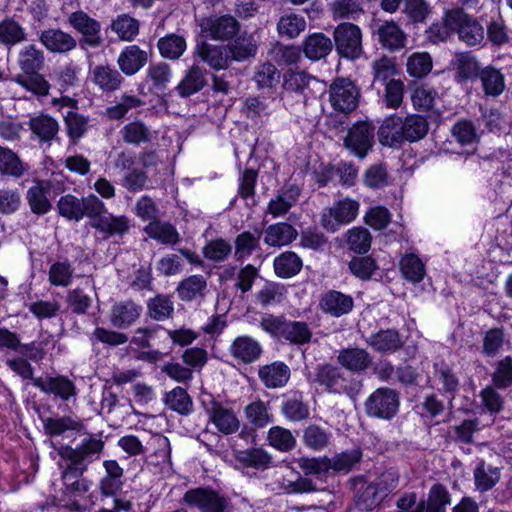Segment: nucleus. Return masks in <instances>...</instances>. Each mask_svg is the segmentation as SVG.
I'll return each mask as SVG.
<instances>
[{"label": "nucleus", "mask_w": 512, "mask_h": 512, "mask_svg": "<svg viewBox=\"0 0 512 512\" xmlns=\"http://www.w3.org/2000/svg\"><path fill=\"white\" fill-rule=\"evenodd\" d=\"M360 92L348 78H336L329 88V101L335 111L350 113L358 106Z\"/></svg>", "instance_id": "14"}, {"label": "nucleus", "mask_w": 512, "mask_h": 512, "mask_svg": "<svg viewBox=\"0 0 512 512\" xmlns=\"http://www.w3.org/2000/svg\"><path fill=\"white\" fill-rule=\"evenodd\" d=\"M359 203L356 200L345 198L324 208L321 213V226L328 232H336L341 226L349 224L358 215Z\"/></svg>", "instance_id": "11"}, {"label": "nucleus", "mask_w": 512, "mask_h": 512, "mask_svg": "<svg viewBox=\"0 0 512 512\" xmlns=\"http://www.w3.org/2000/svg\"><path fill=\"white\" fill-rule=\"evenodd\" d=\"M291 371L287 364L276 361L259 367L258 377L266 388L284 387L290 379Z\"/></svg>", "instance_id": "31"}, {"label": "nucleus", "mask_w": 512, "mask_h": 512, "mask_svg": "<svg viewBox=\"0 0 512 512\" xmlns=\"http://www.w3.org/2000/svg\"><path fill=\"white\" fill-rule=\"evenodd\" d=\"M348 268L353 276L362 281L372 279L379 270L375 259L364 255L352 257L348 263Z\"/></svg>", "instance_id": "60"}, {"label": "nucleus", "mask_w": 512, "mask_h": 512, "mask_svg": "<svg viewBox=\"0 0 512 512\" xmlns=\"http://www.w3.org/2000/svg\"><path fill=\"white\" fill-rule=\"evenodd\" d=\"M213 405V407H210L209 420L215 425L217 430L224 435L237 432L240 428V421L235 412L230 408L223 407L222 404Z\"/></svg>", "instance_id": "37"}, {"label": "nucleus", "mask_w": 512, "mask_h": 512, "mask_svg": "<svg viewBox=\"0 0 512 512\" xmlns=\"http://www.w3.org/2000/svg\"><path fill=\"white\" fill-rule=\"evenodd\" d=\"M435 376L441 385V391L448 396L449 408L453 407V401L460 389V380L456 372L447 364L435 365Z\"/></svg>", "instance_id": "40"}, {"label": "nucleus", "mask_w": 512, "mask_h": 512, "mask_svg": "<svg viewBox=\"0 0 512 512\" xmlns=\"http://www.w3.org/2000/svg\"><path fill=\"white\" fill-rule=\"evenodd\" d=\"M91 227L103 234L102 239L107 240L113 236L122 237L130 229V220L125 215L115 216L108 213L105 204L103 209L93 216L90 222Z\"/></svg>", "instance_id": "17"}, {"label": "nucleus", "mask_w": 512, "mask_h": 512, "mask_svg": "<svg viewBox=\"0 0 512 512\" xmlns=\"http://www.w3.org/2000/svg\"><path fill=\"white\" fill-rule=\"evenodd\" d=\"M450 20L455 24V33L458 35V39L466 46L483 47L486 45L483 17L476 18L467 14L463 8H455V13Z\"/></svg>", "instance_id": "9"}, {"label": "nucleus", "mask_w": 512, "mask_h": 512, "mask_svg": "<svg viewBox=\"0 0 512 512\" xmlns=\"http://www.w3.org/2000/svg\"><path fill=\"white\" fill-rule=\"evenodd\" d=\"M164 404L172 411L187 416L193 412V401L187 390L177 386L165 393Z\"/></svg>", "instance_id": "50"}, {"label": "nucleus", "mask_w": 512, "mask_h": 512, "mask_svg": "<svg viewBox=\"0 0 512 512\" xmlns=\"http://www.w3.org/2000/svg\"><path fill=\"white\" fill-rule=\"evenodd\" d=\"M319 308L326 315L340 318L352 312L354 309V299L350 294L330 289L321 294Z\"/></svg>", "instance_id": "18"}, {"label": "nucleus", "mask_w": 512, "mask_h": 512, "mask_svg": "<svg viewBox=\"0 0 512 512\" xmlns=\"http://www.w3.org/2000/svg\"><path fill=\"white\" fill-rule=\"evenodd\" d=\"M332 41L340 58L354 61L364 53L362 32L356 24L350 22L338 24L333 31Z\"/></svg>", "instance_id": "8"}, {"label": "nucleus", "mask_w": 512, "mask_h": 512, "mask_svg": "<svg viewBox=\"0 0 512 512\" xmlns=\"http://www.w3.org/2000/svg\"><path fill=\"white\" fill-rule=\"evenodd\" d=\"M33 385L45 394L54 395L62 401H69L71 398H75L77 394L74 382L63 375L46 378L38 377L33 379Z\"/></svg>", "instance_id": "20"}, {"label": "nucleus", "mask_w": 512, "mask_h": 512, "mask_svg": "<svg viewBox=\"0 0 512 512\" xmlns=\"http://www.w3.org/2000/svg\"><path fill=\"white\" fill-rule=\"evenodd\" d=\"M273 267L278 277L287 279L301 271L303 261L295 252L285 251L275 257Z\"/></svg>", "instance_id": "47"}, {"label": "nucleus", "mask_w": 512, "mask_h": 512, "mask_svg": "<svg viewBox=\"0 0 512 512\" xmlns=\"http://www.w3.org/2000/svg\"><path fill=\"white\" fill-rule=\"evenodd\" d=\"M125 143L139 146L151 141L150 129L141 121H133L126 124L120 131Z\"/></svg>", "instance_id": "61"}, {"label": "nucleus", "mask_w": 512, "mask_h": 512, "mask_svg": "<svg viewBox=\"0 0 512 512\" xmlns=\"http://www.w3.org/2000/svg\"><path fill=\"white\" fill-rule=\"evenodd\" d=\"M281 414L291 422H301L309 418L310 409L303 392L295 390L283 395Z\"/></svg>", "instance_id": "23"}, {"label": "nucleus", "mask_w": 512, "mask_h": 512, "mask_svg": "<svg viewBox=\"0 0 512 512\" xmlns=\"http://www.w3.org/2000/svg\"><path fill=\"white\" fill-rule=\"evenodd\" d=\"M231 61L242 62L256 55L257 43L253 35L243 33L227 45Z\"/></svg>", "instance_id": "52"}, {"label": "nucleus", "mask_w": 512, "mask_h": 512, "mask_svg": "<svg viewBox=\"0 0 512 512\" xmlns=\"http://www.w3.org/2000/svg\"><path fill=\"white\" fill-rule=\"evenodd\" d=\"M172 78V71L169 64L158 62L150 64L146 72V81L152 83V90L157 93H164Z\"/></svg>", "instance_id": "57"}, {"label": "nucleus", "mask_w": 512, "mask_h": 512, "mask_svg": "<svg viewBox=\"0 0 512 512\" xmlns=\"http://www.w3.org/2000/svg\"><path fill=\"white\" fill-rule=\"evenodd\" d=\"M305 29V18L296 13L283 14L277 22V32L283 38H297Z\"/></svg>", "instance_id": "56"}, {"label": "nucleus", "mask_w": 512, "mask_h": 512, "mask_svg": "<svg viewBox=\"0 0 512 512\" xmlns=\"http://www.w3.org/2000/svg\"><path fill=\"white\" fill-rule=\"evenodd\" d=\"M492 384L500 390L512 387V356L507 355L494 364L491 374Z\"/></svg>", "instance_id": "63"}, {"label": "nucleus", "mask_w": 512, "mask_h": 512, "mask_svg": "<svg viewBox=\"0 0 512 512\" xmlns=\"http://www.w3.org/2000/svg\"><path fill=\"white\" fill-rule=\"evenodd\" d=\"M110 29L122 41H133L139 34L140 23L128 14H120L112 20Z\"/></svg>", "instance_id": "58"}, {"label": "nucleus", "mask_w": 512, "mask_h": 512, "mask_svg": "<svg viewBox=\"0 0 512 512\" xmlns=\"http://www.w3.org/2000/svg\"><path fill=\"white\" fill-rule=\"evenodd\" d=\"M142 307L132 300L116 302L110 312V323L117 329H126L140 317Z\"/></svg>", "instance_id": "24"}, {"label": "nucleus", "mask_w": 512, "mask_h": 512, "mask_svg": "<svg viewBox=\"0 0 512 512\" xmlns=\"http://www.w3.org/2000/svg\"><path fill=\"white\" fill-rule=\"evenodd\" d=\"M149 316L156 321L170 319L174 313V303L169 295L159 294L147 304Z\"/></svg>", "instance_id": "64"}, {"label": "nucleus", "mask_w": 512, "mask_h": 512, "mask_svg": "<svg viewBox=\"0 0 512 512\" xmlns=\"http://www.w3.org/2000/svg\"><path fill=\"white\" fill-rule=\"evenodd\" d=\"M478 78L481 81L486 96L498 97L505 90L504 75L499 69L493 66L482 68Z\"/></svg>", "instance_id": "49"}, {"label": "nucleus", "mask_w": 512, "mask_h": 512, "mask_svg": "<svg viewBox=\"0 0 512 512\" xmlns=\"http://www.w3.org/2000/svg\"><path fill=\"white\" fill-rule=\"evenodd\" d=\"M229 351L235 359L244 364H251L257 361L263 353L260 343L250 336H238L235 338Z\"/></svg>", "instance_id": "33"}, {"label": "nucleus", "mask_w": 512, "mask_h": 512, "mask_svg": "<svg viewBox=\"0 0 512 512\" xmlns=\"http://www.w3.org/2000/svg\"><path fill=\"white\" fill-rule=\"evenodd\" d=\"M92 81L103 92H114L124 82L121 73L111 65H96L92 70Z\"/></svg>", "instance_id": "36"}, {"label": "nucleus", "mask_w": 512, "mask_h": 512, "mask_svg": "<svg viewBox=\"0 0 512 512\" xmlns=\"http://www.w3.org/2000/svg\"><path fill=\"white\" fill-rule=\"evenodd\" d=\"M144 232L152 239L165 245H176L180 242V234L169 222L153 220L144 227Z\"/></svg>", "instance_id": "43"}, {"label": "nucleus", "mask_w": 512, "mask_h": 512, "mask_svg": "<svg viewBox=\"0 0 512 512\" xmlns=\"http://www.w3.org/2000/svg\"><path fill=\"white\" fill-rule=\"evenodd\" d=\"M455 13V8L444 11L441 21L432 23L425 30V38L432 44H439L447 41L455 33V24L451 23L450 17Z\"/></svg>", "instance_id": "41"}, {"label": "nucleus", "mask_w": 512, "mask_h": 512, "mask_svg": "<svg viewBox=\"0 0 512 512\" xmlns=\"http://www.w3.org/2000/svg\"><path fill=\"white\" fill-rule=\"evenodd\" d=\"M371 74L373 81L371 87L376 89L380 95L381 86L398 80V69L394 58L383 55L371 63Z\"/></svg>", "instance_id": "32"}, {"label": "nucleus", "mask_w": 512, "mask_h": 512, "mask_svg": "<svg viewBox=\"0 0 512 512\" xmlns=\"http://www.w3.org/2000/svg\"><path fill=\"white\" fill-rule=\"evenodd\" d=\"M201 33L206 38L215 41H230L240 31V23L231 15L210 16L200 20Z\"/></svg>", "instance_id": "15"}, {"label": "nucleus", "mask_w": 512, "mask_h": 512, "mask_svg": "<svg viewBox=\"0 0 512 512\" xmlns=\"http://www.w3.org/2000/svg\"><path fill=\"white\" fill-rule=\"evenodd\" d=\"M55 185L49 180H36L26 192V200L33 214L43 216L52 209V197Z\"/></svg>", "instance_id": "19"}, {"label": "nucleus", "mask_w": 512, "mask_h": 512, "mask_svg": "<svg viewBox=\"0 0 512 512\" xmlns=\"http://www.w3.org/2000/svg\"><path fill=\"white\" fill-rule=\"evenodd\" d=\"M454 66L456 70V80L459 83L478 78L482 70L478 60L471 52L456 54Z\"/></svg>", "instance_id": "46"}, {"label": "nucleus", "mask_w": 512, "mask_h": 512, "mask_svg": "<svg viewBox=\"0 0 512 512\" xmlns=\"http://www.w3.org/2000/svg\"><path fill=\"white\" fill-rule=\"evenodd\" d=\"M296 229L286 222L268 226L265 230L264 242L269 246H284L296 239Z\"/></svg>", "instance_id": "45"}, {"label": "nucleus", "mask_w": 512, "mask_h": 512, "mask_svg": "<svg viewBox=\"0 0 512 512\" xmlns=\"http://www.w3.org/2000/svg\"><path fill=\"white\" fill-rule=\"evenodd\" d=\"M148 62V53L138 45L126 46L118 56L117 64L126 76H133Z\"/></svg>", "instance_id": "29"}, {"label": "nucleus", "mask_w": 512, "mask_h": 512, "mask_svg": "<svg viewBox=\"0 0 512 512\" xmlns=\"http://www.w3.org/2000/svg\"><path fill=\"white\" fill-rule=\"evenodd\" d=\"M451 503V495L441 483H435L429 489L427 499H421L412 512H446Z\"/></svg>", "instance_id": "26"}, {"label": "nucleus", "mask_w": 512, "mask_h": 512, "mask_svg": "<svg viewBox=\"0 0 512 512\" xmlns=\"http://www.w3.org/2000/svg\"><path fill=\"white\" fill-rule=\"evenodd\" d=\"M40 43L51 53L67 54L77 47V40L60 28H48L39 34Z\"/></svg>", "instance_id": "22"}, {"label": "nucleus", "mask_w": 512, "mask_h": 512, "mask_svg": "<svg viewBox=\"0 0 512 512\" xmlns=\"http://www.w3.org/2000/svg\"><path fill=\"white\" fill-rule=\"evenodd\" d=\"M183 502L199 512H230L232 508L229 497L209 486L187 490Z\"/></svg>", "instance_id": "6"}, {"label": "nucleus", "mask_w": 512, "mask_h": 512, "mask_svg": "<svg viewBox=\"0 0 512 512\" xmlns=\"http://www.w3.org/2000/svg\"><path fill=\"white\" fill-rule=\"evenodd\" d=\"M475 488L479 492L491 490L500 480V469L480 460L473 472Z\"/></svg>", "instance_id": "48"}, {"label": "nucleus", "mask_w": 512, "mask_h": 512, "mask_svg": "<svg viewBox=\"0 0 512 512\" xmlns=\"http://www.w3.org/2000/svg\"><path fill=\"white\" fill-rule=\"evenodd\" d=\"M337 362L353 373H362L372 365V356L366 349L348 347L339 351Z\"/></svg>", "instance_id": "25"}, {"label": "nucleus", "mask_w": 512, "mask_h": 512, "mask_svg": "<svg viewBox=\"0 0 512 512\" xmlns=\"http://www.w3.org/2000/svg\"><path fill=\"white\" fill-rule=\"evenodd\" d=\"M105 476L99 481L100 494L104 497L115 496L123 487L124 470L116 460L103 462Z\"/></svg>", "instance_id": "34"}, {"label": "nucleus", "mask_w": 512, "mask_h": 512, "mask_svg": "<svg viewBox=\"0 0 512 512\" xmlns=\"http://www.w3.org/2000/svg\"><path fill=\"white\" fill-rule=\"evenodd\" d=\"M44 52L34 44L24 47L19 53V66L22 71L13 80L28 91L39 96H46L49 93L50 84L40 74L44 66Z\"/></svg>", "instance_id": "3"}, {"label": "nucleus", "mask_w": 512, "mask_h": 512, "mask_svg": "<svg viewBox=\"0 0 512 512\" xmlns=\"http://www.w3.org/2000/svg\"><path fill=\"white\" fill-rule=\"evenodd\" d=\"M348 249L356 254L365 255L371 247L372 236L364 227H353L346 234Z\"/></svg>", "instance_id": "59"}, {"label": "nucleus", "mask_w": 512, "mask_h": 512, "mask_svg": "<svg viewBox=\"0 0 512 512\" xmlns=\"http://www.w3.org/2000/svg\"><path fill=\"white\" fill-rule=\"evenodd\" d=\"M207 281L202 275H192L183 279L177 286L178 297L184 302L204 298Z\"/></svg>", "instance_id": "44"}, {"label": "nucleus", "mask_w": 512, "mask_h": 512, "mask_svg": "<svg viewBox=\"0 0 512 512\" xmlns=\"http://www.w3.org/2000/svg\"><path fill=\"white\" fill-rule=\"evenodd\" d=\"M328 7L334 20H357L364 14L359 0H333Z\"/></svg>", "instance_id": "54"}, {"label": "nucleus", "mask_w": 512, "mask_h": 512, "mask_svg": "<svg viewBox=\"0 0 512 512\" xmlns=\"http://www.w3.org/2000/svg\"><path fill=\"white\" fill-rule=\"evenodd\" d=\"M371 31L380 46L390 53L398 52L406 46L407 35L393 20L375 19L371 24Z\"/></svg>", "instance_id": "13"}, {"label": "nucleus", "mask_w": 512, "mask_h": 512, "mask_svg": "<svg viewBox=\"0 0 512 512\" xmlns=\"http://www.w3.org/2000/svg\"><path fill=\"white\" fill-rule=\"evenodd\" d=\"M400 474L395 468H389L373 480L364 475L349 479L355 507L361 512H371L378 508L398 487Z\"/></svg>", "instance_id": "1"}, {"label": "nucleus", "mask_w": 512, "mask_h": 512, "mask_svg": "<svg viewBox=\"0 0 512 512\" xmlns=\"http://www.w3.org/2000/svg\"><path fill=\"white\" fill-rule=\"evenodd\" d=\"M27 39L25 29L14 20L7 17L0 22V42L11 46Z\"/></svg>", "instance_id": "62"}, {"label": "nucleus", "mask_w": 512, "mask_h": 512, "mask_svg": "<svg viewBox=\"0 0 512 512\" xmlns=\"http://www.w3.org/2000/svg\"><path fill=\"white\" fill-rule=\"evenodd\" d=\"M68 24L81 34L79 45L82 49L98 48L103 45L101 24L82 10L75 11L68 16Z\"/></svg>", "instance_id": "12"}, {"label": "nucleus", "mask_w": 512, "mask_h": 512, "mask_svg": "<svg viewBox=\"0 0 512 512\" xmlns=\"http://www.w3.org/2000/svg\"><path fill=\"white\" fill-rule=\"evenodd\" d=\"M366 343L374 351L383 354H393L404 345V341L396 329H386L372 333L366 339Z\"/></svg>", "instance_id": "27"}, {"label": "nucleus", "mask_w": 512, "mask_h": 512, "mask_svg": "<svg viewBox=\"0 0 512 512\" xmlns=\"http://www.w3.org/2000/svg\"><path fill=\"white\" fill-rule=\"evenodd\" d=\"M104 446L105 443L99 436L90 435L82 439L76 447L61 445L58 448V455L65 462L61 474L63 489L68 488V484L73 483L77 477H82L88 466L100 459Z\"/></svg>", "instance_id": "2"}, {"label": "nucleus", "mask_w": 512, "mask_h": 512, "mask_svg": "<svg viewBox=\"0 0 512 512\" xmlns=\"http://www.w3.org/2000/svg\"><path fill=\"white\" fill-rule=\"evenodd\" d=\"M195 53L216 71L226 70L232 63L227 45H214L203 40L197 43Z\"/></svg>", "instance_id": "21"}, {"label": "nucleus", "mask_w": 512, "mask_h": 512, "mask_svg": "<svg viewBox=\"0 0 512 512\" xmlns=\"http://www.w3.org/2000/svg\"><path fill=\"white\" fill-rule=\"evenodd\" d=\"M57 208L60 216L70 221L79 222L84 217L91 220L93 216H97L98 212L103 209V201L94 194L82 198L67 194L58 200Z\"/></svg>", "instance_id": "7"}, {"label": "nucleus", "mask_w": 512, "mask_h": 512, "mask_svg": "<svg viewBox=\"0 0 512 512\" xmlns=\"http://www.w3.org/2000/svg\"><path fill=\"white\" fill-rule=\"evenodd\" d=\"M362 182L365 187L380 190L390 184L388 166L385 162H377L368 166L363 175Z\"/></svg>", "instance_id": "53"}, {"label": "nucleus", "mask_w": 512, "mask_h": 512, "mask_svg": "<svg viewBox=\"0 0 512 512\" xmlns=\"http://www.w3.org/2000/svg\"><path fill=\"white\" fill-rule=\"evenodd\" d=\"M45 433L51 438L62 437L74 440L77 435H86L88 433L84 422L76 415L47 417L42 419Z\"/></svg>", "instance_id": "16"}, {"label": "nucleus", "mask_w": 512, "mask_h": 512, "mask_svg": "<svg viewBox=\"0 0 512 512\" xmlns=\"http://www.w3.org/2000/svg\"><path fill=\"white\" fill-rule=\"evenodd\" d=\"M186 40L178 34H167L157 42L160 55L169 60L179 59L186 50Z\"/></svg>", "instance_id": "55"}, {"label": "nucleus", "mask_w": 512, "mask_h": 512, "mask_svg": "<svg viewBox=\"0 0 512 512\" xmlns=\"http://www.w3.org/2000/svg\"><path fill=\"white\" fill-rule=\"evenodd\" d=\"M149 445L153 450L146 458L148 465L161 469L172 465L170 441L166 436L162 434L152 436Z\"/></svg>", "instance_id": "38"}, {"label": "nucleus", "mask_w": 512, "mask_h": 512, "mask_svg": "<svg viewBox=\"0 0 512 512\" xmlns=\"http://www.w3.org/2000/svg\"><path fill=\"white\" fill-rule=\"evenodd\" d=\"M207 71L199 65L193 64L186 71L182 80L175 87L181 98H187L200 92L206 85Z\"/></svg>", "instance_id": "28"}, {"label": "nucleus", "mask_w": 512, "mask_h": 512, "mask_svg": "<svg viewBox=\"0 0 512 512\" xmlns=\"http://www.w3.org/2000/svg\"><path fill=\"white\" fill-rule=\"evenodd\" d=\"M307 380L324 387L329 393L345 394L353 401L357 400L363 389L362 380L345 377L339 367L330 363L317 365L314 376L309 373Z\"/></svg>", "instance_id": "4"}, {"label": "nucleus", "mask_w": 512, "mask_h": 512, "mask_svg": "<svg viewBox=\"0 0 512 512\" xmlns=\"http://www.w3.org/2000/svg\"><path fill=\"white\" fill-rule=\"evenodd\" d=\"M401 117H387L378 129L379 142L384 146L397 147L402 142Z\"/></svg>", "instance_id": "51"}, {"label": "nucleus", "mask_w": 512, "mask_h": 512, "mask_svg": "<svg viewBox=\"0 0 512 512\" xmlns=\"http://www.w3.org/2000/svg\"><path fill=\"white\" fill-rule=\"evenodd\" d=\"M402 142H417L423 139L429 130L427 119L418 114L407 115L401 118Z\"/></svg>", "instance_id": "39"}, {"label": "nucleus", "mask_w": 512, "mask_h": 512, "mask_svg": "<svg viewBox=\"0 0 512 512\" xmlns=\"http://www.w3.org/2000/svg\"><path fill=\"white\" fill-rule=\"evenodd\" d=\"M400 407V392L383 386L375 389L365 400L364 410L369 418L391 421Z\"/></svg>", "instance_id": "5"}, {"label": "nucleus", "mask_w": 512, "mask_h": 512, "mask_svg": "<svg viewBox=\"0 0 512 512\" xmlns=\"http://www.w3.org/2000/svg\"><path fill=\"white\" fill-rule=\"evenodd\" d=\"M334 47L332 39L322 32H314L305 37L302 42V51L311 61L325 59Z\"/></svg>", "instance_id": "30"}, {"label": "nucleus", "mask_w": 512, "mask_h": 512, "mask_svg": "<svg viewBox=\"0 0 512 512\" xmlns=\"http://www.w3.org/2000/svg\"><path fill=\"white\" fill-rule=\"evenodd\" d=\"M29 169L12 149L0 145V174L13 178L22 177Z\"/></svg>", "instance_id": "42"}, {"label": "nucleus", "mask_w": 512, "mask_h": 512, "mask_svg": "<svg viewBox=\"0 0 512 512\" xmlns=\"http://www.w3.org/2000/svg\"><path fill=\"white\" fill-rule=\"evenodd\" d=\"M28 126L32 134L41 143H50L58 139L59 124L56 119L48 114L31 117Z\"/></svg>", "instance_id": "35"}, {"label": "nucleus", "mask_w": 512, "mask_h": 512, "mask_svg": "<svg viewBox=\"0 0 512 512\" xmlns=\"http://www.w3.org/2000/svg\"><path fill=\"white\" fill-rule=\"evenodd\" d=\"M375 144V127L372 123L359 121L349 128L343 145L360 160L367 157Z\"/></svg>", "instance_id": "10"}]
</instances>
